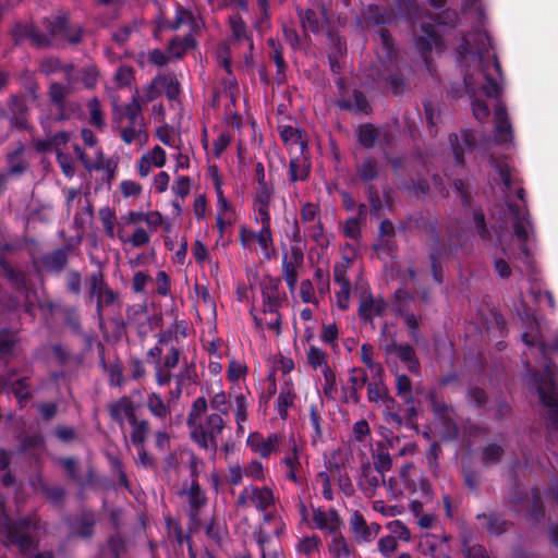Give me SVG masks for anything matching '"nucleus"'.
Instances as JSON below:
<instances>
[{
	"mask_svg": "<svg viewBox=\"0 0 558 558\" xmlns=\"http://www.w3.org/2000/svg\"><path fill=\"white\" fill-rule=\"evenodd\" d=\"M490 49H493L490 36L487 32L477 29L463 35L456 50L458 62L465 66V94L471 99L472 112L478 122L486 121L490 116L487 102L477 97L478 89L487 98H494L497 102L502 94V86L490 73V68L495 70L500 81L504 80V72L497 54L490 56Z\"/></svg>",
	"mask_w": 558,
	"mask_h": 558,
	"instance_id": "nucleus-1",
	"label": "nucleus"
},
{
	"mask_svg": "<svg viewBox=\"0 0 558 558\" xmlns=\"http://www.w3.org/2000/svg\"><path fill=\"white\" fill-rule=\"evenodd\" d=\"M427 17L430 22L420 24L418 33L414 35V44L422 59L428 65L433 49H445L444 34L437 27L444 29L456 28L459 14L456 10L447 8L436 13H428Z\"/></svg>",
	"mask_w": 558,
	"mask_h": 558,
	"instance_id": "nucleus-2",
	"label": "nucleus"
},
{
	"mask_svg": "<svg viewBox=\"0 0 558 558\" xmlns=\"http://www.w3.org/2000/svg\"><path fill=\"white\" fill-rule=\"evenodd\" d=\"M0 527H4L8 542L16 546L22 554H28L37 549L38 541L34 533L37 532L39 526L35 518L27 515L17 520H10L9 517H3V523Z\"/></svg>",
	"mask_w": 558,
	"mask_h": 558,
	"instance_id": "nucleus-3",
	"label": "nucleus"
},
{
	"mask_svg": "<svg viewBox=\"0 0 558 558\" xmlns=\"http://www.w3.org/2000/svg\"><path fill=\"white\" fill-rule=\"evenodd\" d=\"M225 428V421L218 413L209 414L205 422H198L190 427L191 439L201 448L213 453L218 449V436Z\"/></svg>",
	"mask_w": 558,
	"mask_h": 558,
	"instance_id": "nucleus-4",
	"label": "nucleus"
},
{
	"mask_svg": "<svg viewBox=\"0 0 558 558\" xmlns=\"http://www.w3.org/2000/svg\"><path fill=\"white\" fill-rule=\"evenodd\" d=\"M548 363L542 374L535 375L537 381V393L541 404L548 410H558V384L556 381L554 372Z\"/></svg>",
	"mask_w": 558,
	"mask_h": 558,
	"instance_id": "nucleus-5",
	"label": "nucleus"
},
{
	"mask_svg": "<svg viewBox=\"0 0 558 558\" xmlns=\"http://www.w3.org/2000/svg\"><path fill=\"white\" fill-rule=\"evenodd\" d=\"M10 35L15 46H20L26 40L35 48H48L51 45L49 36L41 33L32 22H15Z\"/></svg>",
	"mask_w": 558,
	"mask_h": 558,
	"instance_id": "nucleus-6",
	"label": "nucleus"
},
{
	"mask_svg": "<svg viewBox=\"0 0 558 558\" xmlns=\"http://www.w3.org/2000/svg\"><path fill=\"white\" fill-rule=\"evenodd\" d=\"M72 251V245L66 244L46 252L38 259L34 260V267L37 271L44 270L48 274L60 275L68 267Z\"/></svg>",
	"mask_w": 558,
	"mask_h": 558,
	"instance_id": "nucleus-7",
	"label": "nucleus"
},
{
	"mask_svg": "<svg viewBox=\"0 0 558 558\" xmlns=\"http://www.w3.org/2000/svg\"><path fill=\"white\" fill-rule=\"evenodd\" d=\"M281 280L280 278L266 276L260 281V292H262V312L264 314L278 313L279 308L282 306L283 298L279 291Z\"/></svg>",
	"mask_w": 558,
	"mask_h": 558,
	"instance_id": "nucleus-8",
	"label": "nucleus"
},
{
	"mask_svg": "<svg viewBox=\"0 0 558 558\" xmlns=\"http://www.w3.org/2000/svg\"><path fill=\"white\" fill-rule=\"evenodd\" d=\"M7 107L9 111V121L12 128L28 131L32 129L28 122L29 107L23 95H11L8 98Z\"/></svg>",
	"mask_w": 558,
	"mask_h": 558,
	"instance_id": "nucleus-9",
	"label": "nucleus"
},
{
	"mask_svg": "<svg viewBox=\"0 0 558 558\" xmlns=\"http://www.w3.org/2000/svg\"><path fill=\"white\" fill-rule=\"evenodd\" d=\"M449 142L452 148L457 166H464V155L472 153L476 148V138L471 130H461L460 134H450Z\"/></svg>",
	"mask_w": 558,
	"mask_h": 558,
	"instance_id": "nucleus-10",
	"label": "nucleus"
},
{
	"mask_svg": "<svg viewBox=\"0 0 558 558\" xmlns=\"http://www.w3.org/2000/svg\"><path fill=\"white\" fill-rule=\"evenodd\" d=\"M495 131L494 141L496 144L511 143L513 140L512 125L508 118V112L505 104L498 101L496 104L494 113Z\"/></svg>",
	"mask_w": 558,
	"mask_h": 558,
	"instance_id": "nucleus-11",
	"label": "nucleus"
},
{
	"mask_svg": "<svg viewBox=\"0 0 558 558\" xmlns=\"http://www.w3.org/2000/svg\"><path fill=\"white\" fill-rule=\"evenodd\" d=\"M282 437L278 434H270L266 439L259 433H251L246 445L262 458L267 459L271 453L277 452Z\"/></svg>",
	"mask_w": 558,
	"mask_h": 558,
	"instance_id": "nucleus-12",
	"label": "nucleus"
},
{
	"mask_svg": "<svg viewBox=\"0 0 558 558\" xmlns=\"http://www.w3.org/2000/svg\"><path fill=\"white\" fill-rule=\"evenodd\" d=\"M508 209L513 219L512 228L515 238L520 243L527 242L530 233H533V225L529 211L520 209L514 203L508 204Z\"/></svg>",
	"mask_w": 558,
	"mask_h": 558,
	"instance_id": "nucleus-13",
	"label": "nucleus"
},
{
	"mask_svg": "<svg viewBox=\"0 0 558 558\" xmlns=\"http://www.w3.org/2000/svg\"><path fill=\"white\" fill-rule=\"evenodd\" d=\"M304 255L299 247H292L291 254L284 253L282 257V272L284 281L291 292L298 283V268L303 264Z\"/></svg>",
	"mask_w": 558,
	"mask_h": 558,
	"instance_id": "nucleus-14",
	"label": "nucleus"
},
{
	"mask_svg": "<svg viewBox=\"0 0 558 558\" xmlns=\"http://www.w3.org/2000/svg\"><path fill=\"white\" fill-rule=\"evenodd\" d=\"M387 354H396L398 359L408 366L411 373H415L420 369V361L416 357L414 348L409 343L400 344L396 340H392L385 347Z\"/></svg>",
	"mask_w": 558,
	"mask_h": 558,
	"instance_id": "nucleus-15",
	"label": "nucleus"
},
{
	"mask_svg": "<svg viewBox=\"0 0 558 558\" xmlns=\"http://www.w3.org/2000/svg\"><path fill=\"white\" fill-rule=\"evenodd\" d=\"M387 310V303L384 299H374L373 295L369 293L367 296H365L357 308L359 317L364 323H373L374 316H383Z\"/></svg>",
	"mask_w": 558,
	"mask_h": 558,
	"instance_id": "nucleus-16",
	"label": "nucleus"
},
{
	"mask_svg": "<svg viewBox=\"0 0 558 558\" xmlns=\"http://www.w3.org/2000/svg\"><path fill=\"white\" fill-rule=\"evenodd\" d=\"M385 371L381 365L376 366V373H373L371 381L367 383V400L371 403L383 402L387 398L388 388L384 381Z\"/></svg>",
	"mask_w": 558,
	"mask_h": 558,
	"instance_id": "nucleus-17",
	"label": "nucleus"
},
{
	"mask_svg": "<svg viewBox=\"0 0 558 558\" xmlns=\"http://www.w3.org/2000/svg\"><path fill=\"white\" fill-rule=\"evenodd\" d=\"M313 522L316 529L327 530L329 533L338 532L341 525V519L333 508H330L328 513L320 508H314Z\"/></svg>",
	"mask_w": 558,
	"mask_h": 558,
	"instance_id": "nucleus-18",
	"label": "nucleus"
},
{
	"mask_svg": "<svg viewBox=\"0 0 558 558\" xmlns=\"http://www.w3.org/2000/svg\"><path fill=\"white\" fill-rule=\"evenodd\" d=\"M296 13L300 19L301 26L304 33L311 32L318 34L320 32V16H326V8L323 5L320 12L314 9L296 8Z\"/></svg>",
	"mask_w": 558,
	"mask_h": 558,
	"instance_id": "nucleus-19",
	"label": "nucleus"
},
{
	"mask_svg": "<svg viewBox=\"0 0 558 558\" xmlns=\"http://www.w3.org/2000/svg\"><path fill=\"white\" fill-rule=\"evenodd\" d=\"M349 381L351 387L348 390V395L344 397V402L351 401L352 403L357 404L361 401L360 390L364 386H367L368 383L367 374L361 367H353L350 371Z\"/></svg>",
	"mask_w": 558,
	"mask_h": 558,
	"instance_id": "nucleus-20",
	"label": "nucleus"
},
{
	"mask_svg": "<svg viewBox=\"0 0 558 558\" xmlns=\"http://www.w3.org/2000/svg\"><path fill=\"white\" fill-rule=\"evenodd\" d=\"M189 500V515L192 520L196 519L201 512V509L206 506L207 497L203 492L198 480H192L191 486L186 492Z\"/></svg>",
	"mask_w": 558,
	"mask_h": 558,
	"instance_id": "nucleus-21",
	"label": "nucleus"
},
{
	"mask_svg": "<svg viewBox=\"0 0 558 558\" xmlns=\"http://www.w3.org/2000/svg\"><path fill=\"white\" fill-rule=\"evenodd\" d=\"M95 524V513L92 510H87L74 519L73 523L71 524V530L75 536L89 538L94 535Z\"/></svg>",
	"mask_w": 558,
	"mask_h": 558,
	"instance_id": "nucleus-22",
	"label": "nucleus"
},
{
	"mask_svg": "<svg viewBox=\"0 0 558 558\" xmlns=\"http://www.w3.org/2000/svg\"><path fill=\"white\" fill-rule=\"evenodd\" d=\"M355 172L360 181L369 183L379 177L380 166L376 158L367 156L355 165Z\"/></svg>",
	"mask_w": 558,
	"mask_h": 558,
	"instance_id": "nucleus-23",
	"label": "nucleus"
},
{
	"mask_svg": "<svg viewBox=\"0 0 558 558\" xmlns=\"http://www.w3.org/2000/svg\"><path fill=\"white\" fill-rule=\"evenodd\" d=\"M0 267L2 268L8 281L17 292L27 293V279L23 271L13 268L4 257L0 258Z\"/></svg>",
	"mask_w": 558,
	"mask_h": 558,
	"instance_id": "nucleus-24",
	"label": "nucleus"
},
{
	"mask_svg": "<svg viewBox=\"0 0 558 558\" xmlns=\"http://www.w3.org/2000/svg\"><path fill=\"white\" fill-rule=\"evenodd\" d=\"M43 25L49 33L50 37L63 36L69 31L70 25V16L68 13L63 12L50 17H46L43 21Z\"/></svg>",
	"mask_w": 558,
	"mask_h": 558,
	"instance_id": "nucleus-25",
	"label": "nucleus"
},
{
	"mask_svg": "<svg viewBox=\"0 0 558 558\" xmlns=\"http://www.w3.org/2000/svg\"><path fill=\"white\" fill-rule=\"evenodd\" d=\"M133 407L134 403L131 398L123 396L108 405V412L111 420L122 427L124 425V415L130 414Z\"/></svg>",
	"mask_w": 558,
	"mask_h": 558,
	"instance_id": "nucleus-26",
	"label": "nucleus"
},
{
	"mask_svg": "<svg viewBox=\"0 0 558 558\" xmlns=\"http://www.w3.org/2000/svg\"><path fill=\"white\" fill-rule=\"evenodd\" d=\"M352 96L354 100L353 102L350 99H340L337 102L338 107L347 111H351L354 109L364 114H368L372 112L369 101L363 92L354 89Z\"/></svg>",
	"mask_w": 558,
	"mask_h": 558,
	"instance_id": "nucleus-27",
	"label": "nucleus"
},
{
	"mask_svg": "<svg viewBox=\"0 0 558 558\" xmlns=\"http://www.w3.org/2000/svg\"><path fill=\"white\" fill-rule=\"evenodd\" d=\"M251 501L255 505L258 511H266L275 504V496L271 488L268 486L257 487L252 485Z\"/></svg>",
	"mask_w": 558,
	"mask_h": 558,
	"instance_id": "nucleus-28",
	"label": "nucleus"
},
{
	"mask_svg": "<svg viewBox=\"0 0 558 558\" xmlns=\"http://www.w3.org/2000/svg\"><path fill=\"white\" fill-rule=\"evenodd\" d=\"M175 390L171 392L172 397H180L183 390V386L186 384H196L198 380V375L196 372V365L194 362L186 364L183 369H181L175 376Z\"/></svg>",
	"mask_w": 558,
	"mask_h": 558,
	"instance_id": "nucleus-29",
	"label": "nucleus"
},
{
	"mask_svg": "<svg viewBox=\"0 0 558 558\" xmlns=\"http://www.w3.org/2000/svg\"><path fill=\"white\" fill-rule=\"evenodd\" d=\"M350 527L359 542H371L373 539L372 531L367 526L363 514L357 510L351 513Z\"/></svg>",
	"mask_w": 558,
	"mask_h": 558,
	"instance_id": "nucleus-30",
	"label": "nucleus"
},
{
	"mask_svg": "<svg viewBox=\"0 0 558 558\" xmlns=\"http://www.w3.org/2000/svg\"><path fill=\"white\" fill-rule=\"evenodd\" d=\"M530 494L532 505L527 512V519L533 523H541L546 517L542 492L538 487H532Z\"/></svg>",
	"mask_w": 558,
	"mask_h": 558,
	"instance_id": "nucleus-31",
	"label": "nucleus"
},
{
	"mask_svg": "<svg viewBox=\"0 0 558 558\" xmlns=\"http://www.w3.org/2000/svg\"><path fill=\"white\" fill-rule=\"evenodd\" d=\"M24 147L21 145L7 155L8 174L13 177L22 175L27 169L28 163L23 159Z\"/></svg>",
	"mask_w": 558,
	"mask_h": 558,
	"instance_id": "nucleus-32",
	"label": "nucleus"
},
{
	"mask_svg": "<svg viewBox=\"0 0 558 558\" xmlns=\"http://www.w3.org/2000/svg\"><path fill=\"white\" fill-rule=\"evenodd\" d=\"M146 407L154 417L161 421L171 413L169 404L166 403L162 397L157 392H151L147 396Z\"/></svg>",
	"mask_w": 558,
	"mask_h": 558,
	"instance_id": "nucleus-33",
	"label": "nucleus"
},
{
	"mask_svg": "<svg viewBox=\"0 0 558 558\" xmlns=\"http://www.w3.org/2000/svg\"><path fill=\"white\" fill-rule=\"evenodd\" d=\"M409 228L423 231L428 238H437V220L430 219L422 214H414L409 216Z\"/></svg>",
	"mask_w": 558,
	"mask_h": 558,
	"instance_id": "nucleus-34",
	"label": "nucleus"
},
{
	"mask_svg": "<svg viewBox=\"0 0 558 558\" xmlns=\"http://www.w3.org/2000/svg\"><path fill=\"white\" fill-rule=\"evenodd\" d=\"M362 19L368 27L381 26L389 21V16L376 4H368L362 10Z\"/></svg>",
	"mask_w": 558,
	"mask_h": 558,
	"instance_id": "nucleus-35",
	"label": "nucleus"
},
{
	"mask_svg": "<svg viewBox=\"0 0 558 558\" xmlns=\"http://www.w3.org/2000/svg\"><path fill=\"white\" fill-rule=\"evenodd\" d=\"M490 166L498 173L506 190L511 191L515 185L519 184V180L512 175L511 168L505 161H500L495 157L490 158Z\"/></svg>",
	"mask_w": 558,
	"mask_h": 558,
	"instance_id": "nucleus-36",
	"label": "nucleus"
},
{
	"mask_svg": "<svg viewBox=\"0 0 558 558\" xmlns=\"http://www.w3.org/2000/svg\"><path fill=\"white\" fill-rule=\"evenodd\" d=\"M196 39L193 35H185L183 38L174 37L170 40L168 50L177 59H181L187 50L196 47Z\"/></svg>",
	"mask_w": 558,
	"mask_h": 558,
	"instance_id": "nucleus-37",
	"label": "nucleus"
},
{
	"mask_svg": "<svg viewBox=\"0 0 558 558\" xmlns=\"http://www.w3.org/2000/svg\"><path fill=\"white\" fill-rule=\"evenodd\" d=\"M123 116L126 118L128 125L145 126L143 109L137 96L123 107Z\"/></svg>",
	"mask_w": 558,
	"mask_h": 558,
	"instance_id": "nucleus-38",
	"label": "nucleus"
},
{
	"mask_svg": "<svg viewBox=\"0 0 558 558\" xmlns=\"http://www.w3.org/2000/svg\"><path fill=\"white\" fill-rule=\"evenodd\" d=\"M381 480L372 472L369 464H363L362 476L359 485L366 495L374 496L376 489L380 486Z\"/></svg>",
	"mask_w": 558,
	"mask_h": 558,
	"instance_id": "nucleus-39",
	"label": "nucleus"
},
{
	"mask_svg": "<svg viewBox=\"0 0 558 558\" xmlns=\"http://www.w3.org/2000/svg\"><path fill=\"white\" fill-rule=\"evenodd\" d=\"M505 456V449L501 445L490 442L481 449L482 463L485 466L499 464Z\"/></svg>",
	"mask_w": 558,
	"mask_h": 558,
	"instance_id": "nucleus-40",
	"label": "nucleus"
},
{
	"mask_svg": "<svg viewBox=\"0 0 558 558\" xmlns=\"http://www.w3.org/2000/svg\"><path fill=\"white\" fill-rule=\"evenodd\" d=\"M52 106L56 110V113L51 117L53 122L69 121L81 110V106L77 101L61 102Z\"/></svg>",
	"mask_w": 558,
	"mask_h": 558,
	"instance_id": "nucleus-41",
	"label": "nucleus"
},
{
	"mask_svg": "<svg viewBox=\"0 0 558 558\" xmlns=\"http://www.w3.org/2000/svg\"><path fill=\"white\" fill-rule=\"evenodd\" d=\"M88 295L90 299L101 298L105 291L110 289L101 270L93 271L88 277Z\"/></svg>",
	"mask_w": 558,
	"mask_h": 558,
	"instance_id": "nucleus-42",
	"label": "nucleus"
},
{
	"mask_svg": "<svg viewBox=\"0 0 558 558\" xmlns=\"http://www.w3.org/2000/svg\"><path fill=\"white\" fill-rule=\"evenodd\" d=\"M398 315L403 318L404 324L409 329V337L411 340L417 343L422 338V333L420 331L421 317L414 313L408 312L403 307H399Z\"/></svg>",
	"mask_w": 558,
	"mask_h": 558,
	"instance_id": "nucleus-43",
	"label": "nucleus"
},
{
	"mask_svg": "<svg viewBox=\"0 0 558 558\" xmlns=\"http://www.w3.org/2000/svg\"><path fill=\"white\" fill-rule=\"evenodd\" d=\"M295 393L288 385L282 387L277 398V413L281 420L288 417V409L294 404Z\"/></svg>",
	"mask_w": 558,
	"mask_h": 558,
	"instance_id": "nucleus-44",
	"label": "nucleus"
},
{
	"mask_svg": "<svg viewBox=\"0 0 558 558\" xmlns=\"http://www.w3.org/2000/svg\"><path fill=\"white\" fill-rule=\"evenodd\" d=\"M378 136L379 132L372 123L362 124L357 130V141L365 149L373 148Z\"/></svg>",
	"mask_w": 558,
	"mask_h": 558,
	"instance_id": "nucleus-45",
	"label": "nucleus"
},
{
	"mask_svg": "<svg viewBox=\"0 0 558 558\" xmlns=\"http://www.w3.org/2000/svg\"><path fill=\"white\" fill-rule=\"evenodd\" d=\"M229 24L232 31V35L236 40L248 41L250 48L253 49V39L250 35L246 24L239 14L231 15L229 17Z\"/></svg>",
	"mask_w": 558,
	"mask_h": 558,
	"instance_id": "nucleus-46",
	"label": "nucleus"
},
{
	"mask_svg": "<svg viewBox=\"0 0 558 558\" xmlns=\"http://www.w3.org/2000/svg\"><path fill=\"white\" fill-rule=\"evenodd\" d=\"M323 402L318 405L317 403H311L308 408V421L314 430V435L312 438L313 444H316L317 440L323 438V428H322V413Z\"/></svg>",
	"mask_w": 558,
	"mask_h": 558,
	"instance_id": "nucleus-47",
	"label": "nucleus"
},
{
	"mask_svg": "<svg viewBox=\"0 0 558 558\" xmlns=\"http://www.w3.org/2000/svg\"><path fill=\"white\" fill-rule=\"evenodd\" d=\"M310 177V165L300 158H291L289 162V179L291 182L305 181Z\"/></svg>",
	"mask_w": 558,
	"mask_h": 558,
	"instance_id": "nucleus-48",
	"label": "nucleus"
},
{
	"mask_svg": "<svg viewBox=\"0 0 558 558\" xmlns=\"http://www.w3.org/2000/svg\"><path fill=\"white\" fill-rule=\"evenodd\" d=\"M333 536L328 545L329 553L335 558L349 557L351 551L348 543L341 533H332Z\"/></svg>",
	"mask_w": 558,
	"mask_h": 558,
	"instance_id": "nucleus-49",
	"label": "nucleus"
},
{
	"mask_svg": "<svg viewBox=\"0 0 558 558\" xmlns=\"http://www.w3.org/2000/svg\"><path fill=\"white\" fill-rule=\"evenodd\" d=\"M71 94V88L62 83L52 82L48 88V97L51 105H59L68 102V96Z\"/></svg>",
	"mask_w": 558,
	"mask_h": 558,
	"instance_id": "nucleus-50",
	"label": "nucleus"
},
{
	"mask_svg": "<svg viewBox=\"0 0 558 558\" xmlns=\"http://www.w3.org/2000/svg\"><path fill=\"white\" fill-rule=\"evenodd\" d=\"M207 408L208 403L204 397H198L194 400L186 417L189 428L199 422V417L207 411Z\"/></svg>",
	"mask_w": 558,
	"mask_h": 558,
	"instance_id": "nucleus-51",
	"label": "nucleus"
},
{
	"mask_svg": "<svg viewBox=\"0 0 558 558\" xmlns=\"http://www.w3.org/2000/svg\"><path fill=\"white\" fill-rule=\"evenodd\" d=\"M120 137L126 145H131L135 140H146L147 133L145 126L126 125L120 131Z\"/></svg>",
	"mask_w": 558,
	"mask_h": 558,
	"instance_id": "nucleus-52",
	"label": "nucleus"
},
{
	"mask_svg": "<svg viewBox=\"0 0 558 558\" xmlns=\"http://www.w3.org/2000/svg\"><path fill=\"white\" fill-rule=\"evenodd\" d=\"M107 548L112 558H121L126 550V543L120 532L110 535L107 541Z\"/></svg>",
	"mask_w": 558,
	"mask_h": 558,
	"instance_id": "nucleus-53",
	"label": "nucleus"
},
{
	"mask_svg": "<svg viewBox=\"0 0 558 558\" xmlns=\"http://www.w3.org/2000/svg\"><path fill=\"white\" fill-rule=\"evenodd\" d=\"M87 107L89 110V123L97 129H102L105 126V120L101 110V105L98 98H92L88 101Z\"/></svg>",
	"mask_w": 558,
	"mask_h": 558,
	"instance_id": "nucleus-54",
	"label": "nucleus"
},
{
	"mask_svg": "<svg viewBox=\"0 0 558 558\" xmlns=\"http://www.w3.org/2000/svg\"><path fill=\"white\" fill-rule=\"evenodd\" d=\"M270 59L274 61L277 71L275 81L278 85H282L287 82V70L288 64L283 58V51L276 50L275 53H270Z\"/></svg>",
	"mask_w": 558,
	"mask_h": 558,
	"instance_id": "nucleus-55",
	"label": "nucleus"
},
{
	"mask_svg": "<svg viewBox=\"0 0 558 558\" xmlns=\"http://www.w3.org/2000/svg\"><path fill=\"white\" fill-rule=\"evenodd\" d=\"M373 463L375 470L384 475L386 472H388L392 466V458L388 451L380 450L373 452Z\"/></svg>",
	"mask_w": 558,
	"mask_h": 558,
	"instance_id": "nucleus-56",
	"label": "nucleus"
},
{
	"mask_svg": "<svg viewBox=\"0 0 558 558\" xmlns=\"http://www.w3.org/2000/svg\"><path fill=\"white\" fill-rule=\"evenodd\" d=\"M11 390L19 402H26L32 398L28 378L22 377L12 383Z\"/></svg>",
	"mask_w": 558,
	"mask_h": 558,
	"instance_id": "nucleus-57",
	"label": "nucleus"
},
{
	"mask_svg": "<svg viewBox=\"0 0 558 558\" xmlns=\"http://www.w3.org/2000/svg\"><path fill=\"white\" fill-rule=\"evenodd\" d=\"M365 194L369 203L371 214L378 218L381 215L383 209V203L378 190L373 184H368L365 187Z\"/></svg>",
	"mask_w": 558,
	"mask_h": 558,
	"instance_id": "nucleus-58",
	"label": "nucleus"
},
{
	"mask_svg": "<svg viewBox=\"0 0 558 558\" xmlns=\"http://www.w3.org/2000/svg\"><path fill=\"white\" fill-rule=\"evenodd\" d=\"M149 433V423L147 420H141L140 423H136L135 426L132 427V432L130 435L131 442L135 446H144L146 436Z\"/></svg>",
	"mask_w": 558,
	"mask_h": 558,
	"instance_id": "nucleus-59",
	"label": "nucleus"
},
{
	"mask_svg": "<svg viewBox=\"0 0 558 558\" xmlns=\"http://www.w3.org/2000/svg\"><path fill=\"white\" fill-rule=\"evenodd\" d=\"M396 389L398 396L402 397L405 402H412V381L408 375L400 374L396 378Z\"/></svg>",
	"mask_w": 558,
	"mask_h": 558,
	"instance_id": "nucleus-60",
	"label": "nucleus"
},
{
	"mask_svg": "<svg viewBox=\"0 0 558 558\" xmlns=\"http://www.w3.org/2000/svg\"><path fill=\"white\" fill-rule=\"evenodd\" d=\"M307 363L314 369H317L322 366L325 367L327 364V354L325 351L319 349L318 347L311 345L307 350Z\"/></svg>",
	"mask_w": 558,
	"mask_h": 558,
	"instance_id": "nucleus-61",
	"label": "nucleus"
},
{
	"mask_svg": "<svg viewBox=\"0 0 558 558\" xmlns=\"http://www.w3.org/2000/svg\"><path fill=\"white\" fill-rule=\"evenodd\" d=\"M324 376V393L327 398L332 399L333 395L337 392V378L336 373L328 366L325 365L323 368Z\"/></svg>",
	"mask_w": 558,
	"mask_h": 558,
	"instance_id": "nucleus-62",
	"label": "nucleus"
},
{
	"mask_svg": "<svg viewBox=\"0 0 558 558\" xmlns=\"http://www.w3.org/2000/svg\"><path fill=\"white\" fill-rule=\"evenodd\" d=\"M274 196V187L266 184H257L255 195L253 197V205H270Z\"/></svg>",
	"mask_w": 558,
	"mask_h": 558,
	"instance_id": "nucleus-63",
	"label": "nucleus"
},
{
	"mask_svg": "<svg viewBox=\"0 0 558 558\" xmlns=\"http://www.w3.org/2000/svg\"><path fill=\"white\" fill-rule=\"evenodd\" d=\"M468 401L475 407L483 409L488 402V396L483 388L472 386L468 389Z\"/></svg>",
	"mask_w": 558,
	"mask_h": 558,
	"instance_id": "nucleus-64",
	"label": "nucleus"
}]
</instances>
